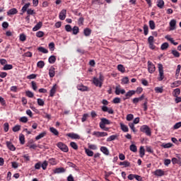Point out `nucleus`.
Masks as SVG:
<instances>
[{
  "instance_id": "48",
  "label": "nucleus",
  "mask_w": 181,
  "mask_h": 181,
  "mask_svg": "<svg viewBox=\"0 0 181 181\" xmlns=\"http://www.w3.org/2000/svg\"><path fill=\"white\" fill-rule=\"evenodd\" d=\"M48 165H49V163L45 160L42 163H41V168L43 169V170H46V169H47Z\"/></svg>"
},
{
  "instance_id": "33",
  "label": "nucleus",
  "mask_w": 181,
  "mask_h": 181,
  "mask_svg": "<svg viewBox=\"0 0 181 181\" xmlns=\"http://www.w3.org/2000/svg\"><path fill=\"white\" fill-rule=\"evenodd\" d=\"M148 25H149V28L151 30H155V28H156V25L155 24V21H153L152 20L148 22Z\"/></svg>"
},
{
  "instance_id": "1",
  "label": "nucleus",
  "mask_w": 181,
  "mask_h": 181,
  "mask_svg": "<svg viewBox=\"0 0 181 181\" xmlns=\"http://www.w3.org/2000/svg\"><path fill=\"white\" fill-rule=\"evenodd\" d=\"M105 125H111V121L105 117H103L100 119V122L99 123L100 129H103V131H110V128L105 127Z\"/></svg>"
},
{
  "instance_id": "40",
  "label": "nucleus",
  "mask_w": 181,
  "mask_h": 181,
  "mask_svg": "<svg viewBox=\"0 0 181 181\" xmlns=\"http://www.w3.org/2000/svg\"><path fill=\"white\" fill-rule=\"evenodd\" d=\"M80 32V29L78 28V26H74L72 28V34L73 35H77Z\"/></svg>"
},
{
  "instance_id": "39",
  "label": "nucleus",
  "mask_w": 181,
  "mask_h": 181,
  "mask_svg": "<svg viewBox=\"0 0 181 181\" xmlns=\"http://www.w3.org/2000/svg\"><path fill=\"white\" fill-rule=\"evenodd\" d=\"M70 146L74 149L75 151H77V149H78V146L77 145V143L74 142V141H71L70 143Z\"/></svg>"
},
{
  "instance_id": "16",
  "label": "nucleus",
  "mask_w": 181,
  "mask_h": 181,
  "mask_svg": "<svg viewBox=\"0 0 181 181\" xmlns=\"http://www.w3.org/2000/svg\"><path fill=\"white\" fill-rule=\"evenodd\" d=\"M77 89L79 91H89L88 87L83 85V84H80L77 86Z\"/></svg>"
},
{
  "instance_id": "64",
  "label": "nucleus",
  "mask_w": 181,
  "mask_h": 181,
  "mask_svg": "<svg viewBox=\"0 0 181 181\" xmlns=\"http://www.w3.org/2000/svg\"><path fill=\"white\" fill-rule=\"evenodd\" d=\"M181 127V122H179L177 123H176L174 126H173V128L175 129H179V128H180Z\"/></svg>"
},
{
  "instance_id": "9",
  "label": "nucleus",
  "mask_w": 181,
  "mask_h": 181,
  "mask_svg": "<svg viewBox=\"0 0 181 181\" xmlns=\"http://www.w3.org/2000/svg\"><path fill=\"white\" fill-rule=\"evenodd\" d=\"M136 93V91L132 90H129L126 94H125V97L124 98L123 100L124 101H125V100H128L129 98H131V97H132V95H135V93Z\"/></svg>"
},
{
  "instance_id": "17",
  "label": "nucleus",
  "mask_w": 181,
  "mask_h": 181,
  "mask_svg": "<svg viewBox=\"0 0 181 181\" xmlns=\"http://www.w3.org/2000/svg\"><path fill=\"white\" fill-rule=\"evenodd\" d=\"M119 166H123V168H129L131 166V163L128 160H124L119 163Z\"/></svg>"
},
{
  "instance_id": "62",
  "label": "nucleus",
  "mask_w": 181,
  "mask_h": 181,
  "mask_svg": "<svg viewBox=\"0 0 181 181\" xmlns=\"http://www.w3.org/2000/svg\"><path fill=\"white\" fill-rule=\"evenodd\" d=\"M27 13L28 15H35L36 13V12H35V10H33L32 8H28L27 10Z\"/></svg>"
},
{
  "instance_id": "52",
  "label": "nucleus",
  "mask_w": 181,
  "mask_h": 181,
  "mask_svg": "<svg viewBox=\"0 0 181 181\" xmlns=\"http://www.w3.org/2000/svg\"><path fill=\"white\" fill-rule=\"evenodd\" d=\"M25 95H27V97H29V98H33V97L35 95L33 94V93H32V91H30V90H27L25 92Z\"/></svg>"
},
{
  "instance_id": "47",
  "label": "nucleus",
  "mask_w": 181,
  "mask_h": 181,
  "mask_svg": "<svg viewBox=\"0 0 181 181\" xmlns=\"http://www.w3.org/2000/svg\"><path fill=\"white\" fill-rule=\"evenodd\" d=\"M171 53L173 54L174 57H180V53H179L176 49H173Z\"/></svg>"
},
{
  "instance_id": "32",
  "label": "nucleus",
  "mask_w": 181,
  "mask_h": 181,
  "mask_svg": "<svg viewBox=\"0 0 181 181\" xmlns=\"http://www.w3.org/2000/svg\"><path fill=\"white\" fill-rule=\"evenodd\" d=\"M120 127L123 132H128V131H129V129H128V126L124 124L123 123H120Z\"/></svg>"
},
{
  "instance_id": "61",
  "label": "nucleus",
  "mask_w": 181,
  "mask_h": 181,
  "mask_svg": "<svg viewBox=\"0 0 181 181\" xmlns=\"http://www.w3.org/2000/svg\"><path fill=\"white\" fill-rule=\"evenodd\" d=\"M19 39L21 42H25L26 40V35L25 34H21Z\"/></svg>"
},
{
  "instance_id": "57",
  "label": "nucleus",
  "mask_w": 181,
  "mask_h": 181,
  "mask_svg": "<svg viewBox=\"0 0 181 181\" xmlns=\"http://www.w3.org/2000/svg\"><path fill=\"white\" fill-rule=\"evenodd\" d=\"M13 132H18V131H21V125H16L13 127Z\"/></svg>"
},
{
  "instance_id": "56",
  "label": "nucleus",
  "mask_w": 181,
  "mask_h": 181,
  "mask_svg": "<svg viewBox=\"0 0 181 181\" xmlns=\"http://www.w3.org/2000/svg\"><path fill=\"white\" fill-rule=\"evenodd\" d=\"M172 163L173 165H176V163L177 165L180 164V160H179L177 158H172Z\"/></svg>"
},
{
  "instance_id": "34",
  "label": "nucleus",
  "mask_w": 181,
  "mask_h": 181,
  "mask_svg": "<svg viewBox=\"0 0 181 181\" xmlns=\"http://www.w3.org/2000/svg\"><path fill=\"white\" fill-rule=\"evenodd\" d=\"M49 131L52 134L55 135V136H59V131H57L54 127H50Z\"/></svg>"
},
{
  "instance_id": "45",
  "label": "nucleus",
  "mask_w": 181,
  "mask_h": 181,
  "mask_svg": "<svg viewBox=\"0 0 181 181\" xmlns=\"http://www.w3.org/2000/svg\"><path fill=\"white\" fill-rule=\"evenodd\" d=\"M37 67L39 69H43L45 67V62L44 61H40L37 63Z\"/></svg>"
},
{
  "instance_id": "13",
  "label": "nucleus",
  "mask_w": 181,
  "mask_h": 181,
  "mask_svg": "<svg viewBox=\"0 0 181 181\" xmlns=\"http://www.w3.org/2000/svg\"><path fill=\"white\" fill-rule=\"evenodd\" d=\"M153 175L155 176H158V177L165 176V171H163L161 169H158L153 172Z\"/></svg>"
},
{
  "instance_id": "35",
  "label": "nucleus",
  "mask_w": 181,
  "mask_h": 181,
  "mask_svg": "<svg viewBox=\"0 0 181 181\" xmlns=\"http://www.w3.org/2000/svg\"><path fill=\"white\" fill-rule=\"evenodd\" d=\"M144 35L148 36V34L149 33V27H148V25L145 24L143 27Z\"/></svg>"
},
{
  "instance_id": "37",
  "label": "nucleus",
  "mask_w": 181,
  "mask_h": 181,
  "mask_svg": "<svg viewBox=\"0 0 181 181\" xmlns=\"http://www.w3.org/2000/svg\"><path fill=\"white\" fill-rule=\"evenodd\" d=\"M85 153L88 156H94V151L88 149V148H85Z\"/></svg>"
},
{
  "instance_id": "3",
  "label": "nucleus",
  "mask_w": 181,
  "mask_h": 181,
  "mask_svg": "<svg viewBox=\"0 0 181 181\" xmlns=\"http://www.w3.org/2000/svg\"><path fill=\"white\" fill-rule=\"evenodd\" d=\"M141 132L146 134L148 136H151L152 135V132H151V128L148 127V125H142L140 127Z\"/></svg>"
},
{
  "instance_id": "12",
  "label": "nucleus",
  "mask_w": 181,
  "mask_h": 181,
  "mask_svg": "<svg viewBox=\"0 0 181 181\" xmlns=\"http://www.w3.org/2000/svg\"><path fill=\"white\" fill-rule=\"evenodd\" d=\"M56 91H57V84H54L49 91V97H54V94H56Z\"/></svg>"
},
{
  "instance_id": "14",
  "label": "nucleus",
  "mask_w": 181,
  "mask_h": 181,
  "mask_svg": "<svg viewBox=\"0 0 181 181\" xmlns=\"http://www.w3.org/2000/svg\"><path fill=\"white\" fill-rule=\"evenodd\" d=\"M66 136H69L71 139H80V135L76 133H68Z\"/></svg>"
},
{
  "instance_id": "46",
  "label": "nucleus",
  "mask_w": 181,
  "mask_h": 181,
  "mask_svg": "<svg viewBox=\"0 0 181 181\" xmlns=\"http://www.w3.org/2000/svg\"><path fill=\"white\" fill-rule=\"evenodd\" d=\"M13 69V66L12 64H5L3 70H12Z\"/></svg>"
},
{
  "instance_id": "24",
  "label": "nucleus",
  "mask_w": 181,
  "mask_h": 181,
  "mask_svg": "<svg viewBox=\"0 0 181 181\" xmlns=\"http://www.w3.org/2000/svg\"><path fill=\"white\" fill-rule=\"evenodd\" d=\"M100 151L103 152V153H104V155H107V156L110 155V151L105 146H101Z\"/></svg>"
},
{
  "instance_id": "10",
  "label": "nucleus",
  "mask_w": 181,
  "mask_h": 181,
  "mask_svg": "<svg viewBox=\"0 0 181 181\" xmlns=\"http://www.w3.org/2000/svg\"><path fill=\"white\" fill-rule=\"evenodd\" d=\"M125 93V89H121V86L118 85L115 88L116 95H119V94H124Z\"/></svg>"
},
{
  "instance_id": "18",
  "label": "nucleus",
  "mask_w": 181,
  "mask_h": 181,
  "mask_svg": "<svg viewBox=\"0 0 181 181\" xmlns=\"http://www.w3.org/2000/svg\"><path fill=\"white\" fill-rule=\"evenodd\" d=\"M54 70H56V69H54V67L52 66L50 67L49 70V76L50 77V78H53V77H54L56 72L54 71Z\"/></svg>"
},
{
  "instance_id": "49",
  "label": "nucleus",
  "mask_w": 181,
  "mask_h": 181,
  "mask_svg": "<svg viewBox=\"0 0 181 181\" xmlns=\"http://www.w3.org/2000/svg\"><path fill=\"white\" fill-rule=\"evenodd\" d=\"M174 97H179L180 95V88H176L174 90Z\"/></svg>"
},
{
  "instance_id": "19",
  "label": "nucleus",
  "mask_w": 181,
  "mask_h": 181,
  "mask_svg": "<svg viewBox=\"0 0 181 181\" xmlns=\"http://www.w3.org/2000/svg\"><path fill=\"white\" fill-rule=\"evenodd\" d=\"M42 26H43V23H42V22H39V23H37L35 25V27L33 28V32H36V31H37V30H39V29H40V28H42Z\"/></svg>"
},
{
  "instance_id": "27",
  "label": "nucleus",
  "mask_w": 181,
  "mask_h": 181,
  "mask_svg": "<svg viewBox=\"0 0 181 181\" xmlns=\"http://www.w3.org/2000/svg\"><path fill=\"white\" fill-rule=\"evenodd\" d=\"M64 172H66L64 168H58L54 170V173H64Z\"/></svg>"
},
{
  "instance_id": "25",
  "label": "nucleus",
  "mask_w": 181,
  "mask_h": 181,
  "mask_svg": "<svg viewBox=\"0 0 181 181\" xmlns=\"http://www.w3.org/2000/svg\"><path fill=\"white\" fill-rule=\"evenodd\" d=\"M117 138H118V134L112 135L107 139V142H111L112 141H115V139H117Z\"/></svg>"
},
{
  "instance_id": "6",
  "label": "nucleus",
  "mask_w": 181,
  "mask_h": 181,
  "mask_svg": "<svg viewBox=\"0 0 181 181\" xmlns=\"http://www.w3.org/2000/svg\"><path fill=\"white\" fill-rule=\"evenodd\" d=\"M93 135L97 138H101L103 136H107L108 133L104 132H93Z\"/></svg>"
},
{
  "instance_id": "51",
  "label": "nucleus",
  "mask_w": 181,
  "mask_h": 181,
  "mask_svg": "<svg viewBox=\"0 0 181 181\" xmlns=\"http://www.w3.org/2000/svg\"><path fill=\"white\" fill-rule=\"evenodd\" d=\"M162 146L163 148L166 149L168 148H172V146H173V144H172V143H167V144H162Z\"/></svg>"
},
{
  "instance_id": "38",
  "label": "nucleus",
  "mask_w": 181,
  "mask_h": 181,
  "mask_svg": "<svg viewBox=\"0 0 181 181\" xmlns=\"http://www.w3.org/2000/svg\"><path fill=\"white\" fill-rule=\"evenodd\" d=\"M38 52H40L41 53L47 54L49 53V50H47L46 48L43 47H39L37 48Z\"/></svg>"
},
{
  "instance_id": "4",
  "label": "nucleus",
  "mask_w": 181,
  "mask_h": 181,
  "mask_svg": "<svg viewBox=\"0 0 181 181\" xmlns=\"http://www.w3.org/2000/svg\"><path fill=\"white\" fill-rule=\"evenodd\" d=\"M57 148L62 151V152H69V147L63 142H58L57 144Z\"/></svg>"
},
{
  "instance_id": "26",
  "label": "nucleus",
  "mask_w": 181,
  "mask_h": 181,
  "mask_svg": "<svg viewBox=\"0 0 181 181\" xmlns=\"http://www.w3.org/2000/svg\"><path fill=\"white\" fill-rule=\"evenodd\" d=\"M47 132H43L40 133L38 136L35 137L36 141H39V139H42V138H45L46 136Z\"/></svg>"
},
{
  "instance_id": "11",
  "label": "nucleus",
  "mask_w": 181,
  "mask_h": 181,
  "mask_svg": "<svg viewBox=\"0 0 181 181\" xmlns=\"http://www.w3.org/2000/svg\"><path fill=\"white\" fill-rule=\"evenodd\" d=\"M66 15H67V11L62 9L59 16L60 21H64V19H66Z\"/></svg>"
},
{
  "instance_id": "55",
  "label": "nucleus",
  "mask_w": 181,
  "mask_h": 181,
  "mask_svg": "<svg viewBox=\"0 0 181 181\" xmlns=\"http://www.w3.org/2000/svg\"><path fill=\"white\" fill-rule=\"evenodd\" d=\"M31 86H32V88H33V90H34V91H36L37 90V85L36 84V82L33 81L31 82Z\"/></svg>"
},
{
  "instance_id": "2",
  "label": "nucleus",
  "mask_w": 181,
  "mask_h": 181,
  "mask_svg": "<svg viewBox=\"0 0 181 181\" xmlns=\"http://www.w3.org/2000/svg\"><path fill=\"white\" fill-rule=\"evenodd\" d=\"M102 104H103L104 105L102 107V111H103V112H108V114H114V110H112V108H108V107L105 106L108 105V100L103 99L102 100Z\"/></svg>"
},
{
  "instance_id": "63",
  "label": "nucleus",
  "mask_w": 181,
  "mask_h": 181,
  "mask_svg": "<svg viewBox=\"0 0 181 181\" xmlns=\"http://www.w3.org/2000/svg\"><path fill=\"white\" fill-rule=\"evenodd\" d=\"M49 49L51 52H53L54 50V42H50L49 44Z\"/></svg>"
},
{
  "instance_id": "30",
  "label": "nucleus",
  "mask_w": 181,
  "mask_h": 181,
  "mask_svg": "<svg viewBox=\"0 0 181 181\" xmlns=\"http://www.w3.org/2000/svg\"><path fill=\"white\" fill-rule=\"evenodd\" d=\"M165 6V1L163 0H157V6L160 8V9H162L163 6Z\"/></svg>"
},
{
  "instance_id": "41",
  "label": "nucleus",
  "mask_w": 181,
  "mask_h": 181,
  "mask_svg": "<svg viewBox=\"0 0 181 181\" xmlns=\"http://www.w3.org/2000/svg\"><path fill=\"white\" fill-rule=\"evenodd\" d=\"M117 70L120 71V73H125V67H124V65L119 64L117 66Z\"/></svg>"
},
{
  "instance_id": "53",
  "label": "nucleus",
  "mask_w": 181,
  "mask_h": 181,
  "mask_svg": "<svg viewBox=\"0 0 181 181\" xmlns=\"http://www.w3.org/2000/svg\"><path fill=\"white\" fill-rule=\"evenodd\" d=\"M130 151H132V152H137L138 148H136V146H135V144H132L129 147Z\"/></svg>"
},
{
  "instance_id": "15",
  "label": "nucleus",
  "mask_w": 181,
  "mask_h": 181,
  "mask_svg": "<svg viewBox=\"0 0 181 181\" xmlns=\"http://www.w3.org/2000/svg\"><path fill=\"white\" fill-rule=\"evenodd\" d=\"M6 144L7 148H8L10 151H16V147H15V146L12 144V142L6 141Z\"/></svg>"
},
{
  "instance_id": "22",
  "label": "nucleus",
  "mask_w": 181,
  "mask_h": 181,
  "mask_svg": "<svg viewBox=\"0 0 181 181\" xmlns=\"http://www.w3.org/2000/svg\"><path fill=\"white\" fill-rule=\"evenodd\" d=\"M165 39L174 45V46H177V45H179V43L175 42V40H173V38L170 37L169 35L165 36Z\"/></svg>"
},
{
  "instance_id": "29",
  "label": "nucleus",
  "mask_w": 181,
  "mask_h": 181,
  "mask_svg": "<svg viewBox=\"0 0 181 181\" xmlns=\"http://www.w3.org/2000/svg\"><path fill=\"white\" fill-rule=\"evenodd\" d=\"M181 86V81H175L171 83V88H175V87H179Z\"/></svg>"
},
{
  "instance_id": "23",
  "label": "nucleus",
  "mask_w": 181,
  "mask_h": 181,
  "mask_svg": "<svg viewBox=\"0 0 181 181\" xmlns=\"http://www.w3.org/2000/svg\"><path fill=\"white\" fill-rule=\"evenodd\" d=\"M18 13V9L16 8H11L7 12V15L11 16V15H16Z\"/></svg>"
},
{
  "instance_id": "59",
  "label": "nucleus",
  "mask_w": 181,
  "mask_h": 181,
  "mask_svg": "<svg viewBox=\"0 0 181 181\" xmlns=\"http://www.w3.org/2000/svg\"><path fill=\"white\" fill-rule=\"evenodd\" d=\"M4 129L6 132H8L9 131V124L8 122L4 123Z\"/></svg>"
},
{
  "instance_id": "60",
  "label": "nucleus",
  "mask_w": 181,
  "mask_h": 181,
  "mask_svg": "<svg viewBox=\"0 0 181 181\" xmlns=\"http://www.w3.org/2000/svg\"><path fill=\"white\" fill-rule=\"evenodd\" d=\"M180 69H181L180 64L177 65L176 72H175L176 77H179V74L180 73Z\"/></svg>"
},
{
  "instance_id": "36",
  "label": "nucleus",
  "mask_w": 181,
  "mask_h": 181,
  "mask_svg": "<svg viewBox=\"0 0 181 181\" xmlns=\"http://www.w3.org/2000/svg\"><path fill=\"white\" fill-rule=\"evenodd\" d=\"M19 141L21 145H25V135H23V134H21L19 135Z\"/></svg>"
},
{
  "instance_id": "8",
  "label": "nucleus",
  "mask_w": 181,
  "mask_h": 181,
  "mask_svg": "<svg viewBox=\"0 0 181 181\" xmlns=\"http://www.w3.org/2000/svg\"><path fill=\"white\" fill-rule=\"evenodd\" d=\"M93 83L96 87H99L100 88L103 87V82H101V81L99 80L98 78L94 77L93 78Z\"/></svg>"
},
{
  "instance_id": "50",
  "label": "nucleus",
  "mask_w": 181,
  "mask_h": 181,
  "mask_svg": "<svg viewBox=\"0 0 181 181\" xmlns=\"http://www.w3.org/2000/svg\"><path fill=\"white\" fill-rule=\"evenodd\" d=\"M37 103L40 107H43V105H45V100H43V99L38 98L37 100Z\"/></svg>"
},
{
  "instance_id": "20",
  "label": "nucleus",
  "mask_w": 181,
  "mask_h": 181,
  "mask_svg": "<svg viewBox=\"0 0 181 181\" xmlns=\"http://www.w3.org/2000/svg\"><path fill=\"white\" fill-rule=\"evenodd\" d=\"M170 30H175L176 29V20L173 19L170 22Z\"/></svg>"
},
{
  "instance_id": "44",
  "label": "nucleus",
  "mask_w": 181,
  "mask_h": 181,
  "mask_svg": "<svg viewBox=\"0 0 181 181\" xmlns=\"http://www.w3.org/2000/svg\"><path fill=\"white\" fill-rule=\"evenodd\" d=\"M169 47V43L164 42L161 45L160 49L161 50H166Z\"/></svg>"
},
{
  "instance_id": "42",
  "label": "nucleus",
  "mask_w": 181,
  "mask_h": 181,
  "mask_svg": "<svg viewBox=\"0 0 181 181\" xmlns=\"http://www.w3.org/2000/svg\"><path fill=\"white\" fill-rule=\"evenodd\" d=\"M49 165H52L54 166V165H57V160H56V158H49L48 160Z\"/></svg>"
},
{
  "instance_id": "54",
  "label": "nucleus",
  "mask_w": 181,
  "mask_h": 181,
  "mask_svg": "<svg viewBox=\"0 0 181 181\" xmlns=\"http://www.w3.org/2000/svg\"><path fill=\"white\" fill-rule=\"evenodd\" d=\"M36 77H37V75H36L35 74H32L29 76H27V78L28 80H34V78H36Z\"/></svg>"
},
{
  "instance_id": "31",
  "label": "nucleus",
  "mask_w": 181,
  "mask_h": 181,
  "mask_svg": "<svg viewBox=\"0 0 181 181\" xmlns=\"http://www.w3.org/2000/svg\"><path fill=\"white\" fill-rule=\"evenodd\" d=\"M83 34L85 36L88 37L91 35V29L86 28L83 30Z\"/></svg>"
},
{
  "instance_id": "28",
  "label": "nucleus",
  "mask_w": 181,
  "mask_h": 181,
  "mask_svg": "<svg viewBox=\"0 0 181 181\" xmlns=\"http://www.w3.org/2000/svg\"><path fill=\"white\" fill-rule=\"evenodd\" d=\"M48 62L50 64H54L56 63V56L52 55L49 57Z\"/></svg>"
},
{
  "instance_id": "58",
  "label": "nucleus",
  "mask_w": 181,
  "mask_h": 181,
  "mask_svg": "<svg viewBox=\"0 0 181 181\" xmlns=\"http://www.w3.org/2000/svg\"><path fill=\"white\" fill-rule=\"evenodd\" d=\"M126 119H127V121H132L134 119V115H132V114L127 115Z\"/></svg>"
},
{
  "instance_id": "43",
  "label": "nucleus",
  "mask_w": 181,
  "mask_h": 181,
  "mask_svg": "<svg viewBox=\"0 0 181 181\" xmlns=\"http://www.w3.org/2000/svg\"><path fill=\"white\" fill-rule=\"evenodd\" d=\"M139 153L141 158H144V156H145V148L144 146L140 147Z\"/></svg>"
},
{
  "instance_id": "7",
  "label": "nucleus",
  "mask_w": 181,
  "mask_h": 181,
  "mask_svg": "<svg viewBox=\"0 0 181 181\" xmlns=\"http://www.w3.org/2000/svg\"><path fill=\"white\" fill-rule=\"evenodd\" d=\"M148 73H151V74H152V73H154V71L156 70L155 65L151 61L148 62Z\"/></svg>"
},
{
  "instance_id": "21",
  "label": "nucleus",
  "mask_w": 181,
  "mask_h": 181,
  "mask_svg": "<svg viewBox=\"0 0 181 181\" xmlns=\"http://www.w3.org/2000/svg\"><path fill=\"white\" fill-rule=\"evenodd\" d=\"M30 6V3H27L25 4L23 7H22V12L21 13V15H23V13H25V12L28 11V8H29Z\"/></svg>"
},
{
  "instance_id": "5",
  "label": "nucleus",
  "mask_w": 181,
  "mask_h": 181,
  "mask_svg": "<svg viewBox=\"0 0 181 181\" xmlns=\"http://www.w3.org/2000/svg\"><path fill=\"white\" fill-rule=\"evenodd\" d=\"M158 71H159V77L158 80L159 81H162L163 78H165V76L163 75V66L162 64H158Z\"/></svg>"
}]
</instances>
